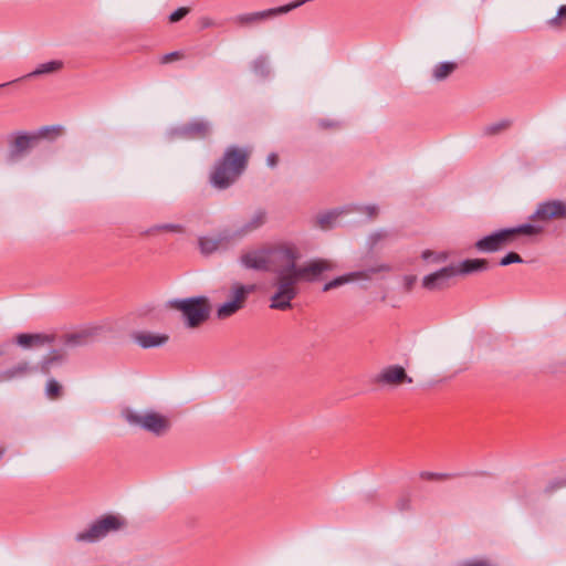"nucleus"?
Masks as SVG:
<instances>
[{
  "mask_svg": "<svg viewBox=\"0 0 566 566\" xmlns=\"http://www.w3.org/2000/svg\"><path fill=\"white\" fill-rule=\"evenodd\" d=\"M455 275L453 265L444 266L436 272L424 275L421 280V285L428 291H439L449 286V282Z\"/></svg>",
  "mask_w": 566,
  "mask_h": 566,
  "instance_id": "obj_10",
  "label": "nucleus"
},
{
  "mask_svg": "<svg viewBox=\"0 0 566 566\" xmlns=\"http://www.w3.org/2000/svg\"><path fill=\"white\" fill-rule=\"evenodd\" d=\"M248 158V149L229 147L211 174L212 185L219 189L228 188L243 172Z\"/></svg>",
  "mask_w": 566,
  "mask_h": 566,
  "instance_id": "obj_3",
  "label": "nucleus"
},
{
  "mask_svg": "<svg viewBox=\"0 0 566 566\" xmlns=\"http://www.w3.org/2000/svg\"><path fill=\"white\" fill-rule=\"evenodd\" d=\"M122 417L129 426L158 437L166 434L171 427L169 417L154 409L137 410L127 407L122 410Z\"/></svg>",
  "mask_w": 566,
  "mask_h": 566,
  "instance_id": "obj_4",
  "label": "nucleus"
},
{
  "mask_svg": "<svg viewBox=\"0 0 566 566\" xmlns=\"http://www.w3.org/2000/svg\"><path fill=\"white\" fill-rule=\"evenodd\" d=\"M125 525L122 517L116 515H106L92 523L86 530L76 534L77 542L95 543L108 534L119 531Z\"/></svg>",
  "mask_w": 566,
  "mask_h": 566,
  "instance_id": "obj_7",
  "label": "nucleus"
},
{
  "mask_svg": "<svg viewBox=\"0 0 566 566\" xmlns=\"http://www.w3.org/2000/svg\"><path fill=\"white\" fill-rule=\"evenodd\" d=\"M2 354H3V349H2V348H0V356H1Z\"/></svg>",
  "mask_w": 566,
  "mask_h": 566,
  "instance_id": "obj_41",
  "label": "nucleus"
},
{
  "mask_svg": "<svg viewBox=\"0 0 566 566\" xmlns=\"http://www.w3.org/2000/svg\"><path fill=\"white\" fill-rule=\"evenodd\" d=\"M390 271H391V266L389 264L379 263V264H376V265L370 266L363 271H355V272H352V273H348L345 275H340V276L327 282L324 285L323 291L327 292L329 290L339 287L347 283H353L356 281L370 280L375 274L387 273Z\"/></svg>",
  "mask_w": 566,
  "mask_h": 566,
  "instance_id": "obj_9",
  "label": "nucleus"
},
{
  "mask_svg": "<svg viewBox=\"0 0 566 566\" xmlns=\"http://www.w3.org/2000/svg\"><path fill=\"white\" fill-rule=\"evenodd\" d=\"M224 240V237H201L199 238V249L202 254H212L213 252L219 250Z\"/></svg>",
  "mask_w": 566,
  "mask_h": 566,
  "instance_id": "obj_20",
  "label": "nucleus"
},
{
  "mask_svg": "<svg viewBox=\"0 0 566 566\" xmlns=\"http://www.w3.org/2000/svg\"><path fill=\"white\" fill-rule=\"evenodd\" d=\"M32 368L27 361L19 363L11 368L0 371V382L23 378L28 376Z\"/></svg>",
  "mask_w": 566,
  "mask_h": 566,
  "instance_id": "obj_19",
  "label": "nucleus"
},
{
  "mask_svg": "<svg viewBox=\"0 0 566 566\" xmlns=\"http://www.w3.org/2000/svg\"><path fill=\"white\" fill-rule=\"evenodd\" d=\"M171 306L182 315L185 324L189 328H196L206 322L210 314V304L207 297H190L175 300Z\"/></svg>",
  "mask_w": 566,
  "mask_h": 566,
  "instance_id": "obj_6",
  "label": "nucleus"
},
{
  "mask_svg": "<svg viewBox=\"0 0 566 566\" xmlns=\"http://www.w3.org/2000/svg\"><path fill=\"white\" fill-rule=\"evenodd\" d=\"M455 270V275H467L475 272H482L488 270V261L484 259H469L460 262L459 264H452Z\"/></svg>",
  "mask_w": 566,
  "mask_h": 566,
  "instance_id": "obj_16",
  "label": "nucleus"
},
{
  "mask_svg": "<svg viewBox=\"0 0 566 566\" xmlns=\"http://www.w3.org/2000/svg\"><path fill=\"white\" fill-rule=\"evenodd\" d=\"M458 63L455 61H444L434 64L430 71V77L434 82L447 80L455 70Z\"/></svg>",
  "mask_w": 566,
  "mask_h": 566,
  "instance_id": "obj_17",
  "label": "nucleus"
},
{
  "mask_svg": "<svg viewBox=\"0 0 566 566\" xmlns=\"http://www.w3.org/2000/svg\"><path fill=\"white\" fill-rule=\"evenodd\" d=\"M63 66L61 61H49L40 64L33 72L28 74V77L40 76L45 74H51L60 71Z\"/></svg>",
  "mask_w": 566,
  "mask_h": 566,
  "instance_id": "obj_22",
  "label": "nucleus"
},
{
  "mask_svg": "<svg viewBox=\"0 0 566 566\" xmlns=\"http://www.w3.org/2000/svg\"><path fill=\"white\" fill-rule=\"evenodd\" d=\"M101 328L98 326L85 327L78 332L67 334L64 338V346L66 348L84 345L92 337L96 336Z\"/></svg>",
  "mask_w": 566,
  "mask_h": 566,
  "instance_id": "obj_14",
  "label": "nucleus"
},
{
  "mask_svg": "<svg viewBox=\"0 0 566 566\" xmlns=\"http://www.w3.org/2000/svg\"><path fill=\"white\" fill-rule=\"evenodd\" d=\"M266 164L269 167H275L277 164V155L276 154H270L266 157Z\"/></svg>",
  "mask_w": 566,
  "mask_h": 566,
  "instance_id": "obj_37",
  "label": "nucleus"
},
{
  "mask_svg": "<svg viewBox=\"0 0 566 566\" xmlns=\"http://www.w3.org/2000/svg\"><path fill=\"white\" fill-rule=\"evenodd\" d=\"M563 486H566V480H555L547 486L546 492L551 493Z\"/></svg>",
  "mask_w": 566,
  "mask_h": 566,
  "instance_id": "obj_34",
  "label": "nucleus"
},
{
  "mask_svg": "<svg viewBox=\"0 0 566 566\" xmlns=\"http://www.w3.org/2000/svg\"><path fill=\"white\" fill-rule=\"evenodd\" d=\"M520 262H522L521 256L517 253H515V252H510V253H507L505 256H503L501 259L500 264L502 266H506V265H510L512 263H520Z\"/></svg>",
  "mask_w": 566,
  "mask_h": 566,
  "instance_id": "obj_30",
  "label": "nucleus"
},
{
  "mask_svg": "<svg viewBox=\"0 0 566 566\" xmlns=\"http://www.w3.org/2000/svg\"><path fill=\"white\" fill-rule=\"evenodd\" d=\"M34 140V137L28 135H20L14 139L13 146L18 151H25L31 147Z\"/></svg>",
  "mask_w": 566,
  "mask_h": 566,
  "instance_id": "obj_27",
  "label": "nucleus"
},
{
  "mask_svg": "<svg viewBox=\"0 0 566 566\" xmlns=\"http://www.w3.org/2000/svg\"><path fill=\"white\" fill-rule=\"evenodd\" d=\"M300 249L293 243H280L271 247L245 251L240 256V263L258 271H268L273 266L281 268L286 262L297 261Z\"/></svg>",
  "mask_w": 566,
  "mask_h": 566,
  "instance_id": "obj_2",
  "label": "nucleus"
},
{
  "mask_svg": "<svg viewBox=\"0 0 566 566\" xmlns=\"http://www.w3.org/2000/svg\"><path fill=\"white\" fill-rule=\"evenodd\" d=\"M366 210L369 213V216H376L378 211L376 207H367Z\"/></svg>",
  "mask_w": 566,
  "mask_h": 566,
  "instance_id": "obj_38",
  "label": "nucleus"
},
{
  "mask_svg": "<svg viewBox=\"0 0 566 566\" xmlns=\"http://www.w3.org/2000/svg\"><path fill=\"white\" fill-rule=\"evenodd\" d=\"M177 59H179V53L178 52H172V53L164 55L163 59H161V62L163 63H168V62L177 60Z\"/></svg>",
  "mask_w": 566,
  "mask_h": 566,
  "instance_id": "obj_35",
  "label": "nucleus"
},
{
  "mask_svg": "<svg viewBox=\"0 0 566 566\" xmlns=\"http://www.w3.org/2000/svg\"><path fill=\"white\" fill-rule=\"evenodd\" d=\"M132 339L142 348H153L165 345L169 336L167 334L140 331L133 333Z\"/></svg>",
  "mask_w": 566,
  "mask_h": 566,
  "instance_id": "obj_12",
  "label": "nucleus"
},
{
  "mask_svg": "<svg viewBox=\"0 0 566 566\" xmlns=\"http://www.w3.org/2000/svg\"><path fill=\"white\" fill-rule=\"evenodd\" d=\"M185 228L180 223H161L154 226L150 228L147 233L149 235H155L159 232H169V233H184Z\"/></svg>",
  "mask_w": 566,
  "mask_h": 566,
  "instance_id": "obj_24",
  "label": "nucleus"
},
{
  "mask_svg": "<svg viewBox=\"0 0 566 566\" xmlns=\"http://www.w3.org/2000/svg\"><path fill=\"white\" fill-rule=\"evenodd\" d=\"M15 340L23 348H33L49 344L51 337L44 334H19Z\"/></svg>",
  "mask_w": 566,
  "mask_h": 566,
  "instance_id": "obj_18",
  "label": "nucleus"
},
{
  "mask_svg": "<svg viewBox=\"0 0 566 566\" xmlns=\"http://www.w3.org/2000/svg\"><path fill=\"white\" fill-rule=\"evenodd\" d=\"M209 25H211V23H210V22H206V23H205V27H209Z\"/></svg>",
  "mask_w": 566,
  "mask_h": 566,
  "instance_id": "obj_40",
  "label": "nucleus"
},
{
  "mask_svg": "<svg viewBox=\"0 0 566 566\" xmlns=\"http://www.w3.org/2000/svg\"><path fill=\"white\" fill-rule=\"evenodd\" d=\"M252 71L259 76H266L270 73L266 57L259 56L251 64Z\"/></svg>",
  "mask_w": 566,
  "mask_h": 566,
  "instance_id": "obj_26",
  "label": "nucleus"
},
{
  "mask_svg": "<svg viewBox=\"0 0 566 566\" xmlns=\"http://www.w3.org/2000/svg\"><path fill=\"white\" fill-rule=\"evenodd\" d=\"M338 214L336 212H332V213H328L326 216H322L319 218V222L322 226H324L325 223L329 222V220L332 219H335Z\"/></svg>",
  "mask_w": 566,
  "mask_h": 566,
  "instance_id": "obj_36",
  "label": "nucleus"
},
{
  "mask_svg": "<svg viewBox=\"0 0 566 566\" xmlns=\"http://www.w3.org/2000/svg\"><path fill=\"white\" fill-rule=\"evenodd\" d=\"M210 132V126L207 122L195 120L184 128V134L190 137H203Z\"/></svg>",
  "mask_w": 566,
  "mask_h": 566,
  "instance_id": "obj_21",
  "label": "nucleus"
},
{
  "mask_svg": "<svg viewBox=\"0 0 566 566\" xmlns=\"http://www.w3.org/2000/svg\"><path fill=\"white\" fill-rule=\"evenodd\" d=\"M296 262H286L279 269L273 284L274 292L270 298L272 310L291 308L292 300L298 294L301 282L315 281L323 272L334 269L333 263L324 259L311 260L302 265H297Z\"/></svg>",
  "mask_w": 566,
  "mask_h": 566,
  "instance_id": "obj_1",
  "label": "nucleus"
},
{
  "mask_svg": "<svg viewBox=\"0 0 566 566\" xmlns=\"http://www.w3.org/2000/svg\"><path fill=\"white\" fill-rule=\"evenodd\" d=\"M563 19H566V6H562L559 8L557 17L552 19L549 21V23L553 25H557L559 23V21H562Z\"/></svg>",
  "mask_w": 566,
  "mask_h": 566,
  "instance_id": "obj_33",
  "label": "nucleus"
},
{
  "mask_svg": "<svg viewBox=\"0 0 566 566\" xmlns=\"http://www.w3.org/2000/svg\"><path fill=\"white\" fill-rule=\"evenodd\" d=\"M62 387L55 379H50L46 384V395L51 399L60 397Z\"/></svg>",
  "mask_w": 566,
  "mask_h": 566,
  "instance_id": "obj_28",
  "label": "nucleus"
},
{
  "mask_svg": "<svg viewBox=\"0 0 566 566\" xmlns=\"http://www.w3.org/2000/svg\"><path fill=\"white\" fill-rule=\"evenodd\" d=\"M565 216L566 205L563 203L562 201H551L539 205L535 216H533V220L535 219V217L542 220H546Z\"/></svg>",
  "mask_w": 566,
  "mask_h": 566,
  "instance_id": "obj_13",
  "label": "nucleus"
},
{
  "mask_svg": "<svg viewBox=\"0 0 566 566\" xmlns=\"http://www.w3.org/2000/svg\"><path fill=\"white\" fill-rule=\"evenodd\" d=\"M421 259L428 264H440L449 259V253L446 251L423 250Z\"/></svg>",
  "mask_w": 566,
  "mask_h": 566,
  "instance_id": "obj_23",
  "label": "nucleus"
},
{
  "mask_svg": "<svg viewBox=\"0 0 566 566\" xmlns=\"http://www.w3.org/2000/svg\"><path fill=\"white\" fill-rule=\"evenodd\" d=\"M376 381L378 384L389 385V386H399L403 382L411 384L412 378H410L403 367L398 365H392L384 368L376 377Z\"/></svg>",
  "mask_w": 566,
  "mask_h": 566,
  "instance_id": "obj_11",
  "label": "nucleus"
},
{
  "mask_svg": "<svg viewBox=\"0 0 566 566\" xmlns=\"http://www.w3.org/2000/svg\"><path fill=\"white\" fill-rule=\"evenodd\" d=\"M420 479L422 480H429V481H443L448 480L450 478L447 473H436V472H429V471H422L420 472Z\"/></svg>",
  "mask_w": 566,
  "mask_h": 566,
  "instance_id": "obj_29",
  "label": "nucleus"
},
{
  "mask_svg": "<svg viewBox=\"0 0 566 566\" xmlns=\"http://www.w3.org/2000/svg\"><path fill=\"white\" fill-rule=\"evenodd\" d=\"M510 124H511V122L509 119H501V120L491 123L483 128V134L488 135V136H493V135L500 134V133L504 132L505 129H507L510 127Z\"/></svg>",
  "mask_w": 566,
  "mask_h": 566,
  "instance_id": "obj_25",
  "label": "nucleus"
},
{
  "mask_svg": "<svg viewBox=\"0 0 566 566\" xmlns=\"http://www.w3.org/2000/svg\"><path fill=\"white\" fill-rule=\"evenodd\" d=\"M416 282H417L416 275H405L402 277V285L407 292H410L412 290Z\"/></svg>",
  "mask_w": 566,
  "mask_h": 566,
  "instance_id": "obj_31",
  "label": "nucleus"
},
{
  "mask_svg": "<svg viewBox=\"0 0 566 566\" xmlns=\"http://www.w3.org/2000/svg\"><path fill=\"white\" fill-rule=\"evenodd\" d=\"M266 222V213L263 210L254 211L249 219L240 227L234 235L242 238L259 228H261Z\"/></svg>",
  "mask_w": 566,
  "mask_h": 566,
  "instance_id": "obj_15",
  "label": "nucleus"
},
{
  "mask_svg": "<svg viewBox=\"0 0 566 566\" xmlns=\"http://www.w3.org/2000/svg\"><path fill=\"white\" fill-rule=\"evenodd\" d=\"M255 286L253 284L243 285L240 283H235L232 285L230 291V298L221 304L217 311V315L219 318H227L241 310L245 303V300L249 294L254 291Z\"/></svg>",
  "mask_w": 566,
  "mask_h": 566,
  "instance_id": "obj_8",
  "label": "nucleus"
},
{
  "mask_svg": "<svg viewBox=\"0 0 566 566\" xmlns=\"http://www.w3.org/2000/svg\"><path fill=\"white\" fill-rule=\"evenodd\" d=\"M531 235V224L526 223L515 228L501 229L480 239L475 247L482 252H495L510 245L520 243Z\"/></svg>",
  "mask_w": 566,
  "mask_h": 566,
  "instance_id": "obj_5",
  "label": "nucleus"
},
{
  "mask_svg": "<svg viewBox=\"0 0 566 566\" xmlns=\"http://www.w3.org/2000/svg\"><path fill=\"white\" fill-rule=\"evenodd\" d=\"M188 13V9L186 8H179L177 9L176 11H174L170 17H169V20L171 22H178L179 20H181L186 14Z\"/></svg>",
  "mask_w": 566,
  "mask_h": 566,
  "instance_id": "obj_32",
  "label": "nucleus"
},
{
  "mask_svg": "<svg viewBox=\"0 0 566 566\" xmlns=\"http://www.w3.org/2000/svg\"><path fill=\"white\" fill-rule=\"evenodd\" d=\"M532 231H533V234H535V233H536V231H537V230H536V228H535L534 226H533V228H532Z\"/></svg>",
  "mask_w": 566,
  "mask_h": 566,
  "instance_id": "obj_39",
  "label": "nucleus"
}]
</instances>
